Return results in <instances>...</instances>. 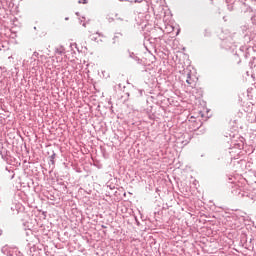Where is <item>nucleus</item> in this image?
<instances>
[{
  "instance_id": "nucleus-2",
  "label": "nucleus",
  "mask_w": 256,
  "mask_h": 256,
  "mask_svg": "<svg viewBox=\"0 0 256 256\" xmlns=\"http://www.w3.org/2000/svg\"><path fill=\"white\" fill-rule=\"evenodd\" d=\"M186 83H188V85H191L193 83V81L191 80V75L188 74V77L186 79Z\"/></svg>"
},
{
  "instance_id": "nucleus-1",
  "label": "nucleus",
  "mask_w": 256,
  "mask_h": 256,
  "mask_svg": "<svg viewBox=\"0 0 256 256\" xmlns=\"http://www.w3.org/2000/svg\"><path fill=\"white\" fill-rule=\"evenodd\" d=\"M201 118H203V114L200 112L198 116H191L189 118V123L192 127L199 129L201 127Z\"/></svg>"
},
{
  "instance_id": "nucleus-3",
  "label": "nucleus",
  "mask_w": 256,
  "mask_h": 256,
  "mask_svg": "<svg viewBox=\"0 0 256 256\" xmlns=\"http://www.w3.org/2000/svg\"><path fill=\"white\" fill-rule=\"evenodd\" d=\"M88 0H78V3H82L83 5L87 4Z\"/></svg>"
},
{
  "instance_id": "nucleus-4",
  "label": "nucleus",
  "mask_w": 256,
  "mask_h": 256,
  "mask_svg": "<svg viewBox=\"0 0 256 256\" xmlns=\"http://www.w3.org/2000/svg\"><path fill=\"white\" fill-rule=\"evenodd\" d=\"M56 53H58V55H61L63 53V51H60L59 49H57Z\"/></svg>"
}]
</instances>
